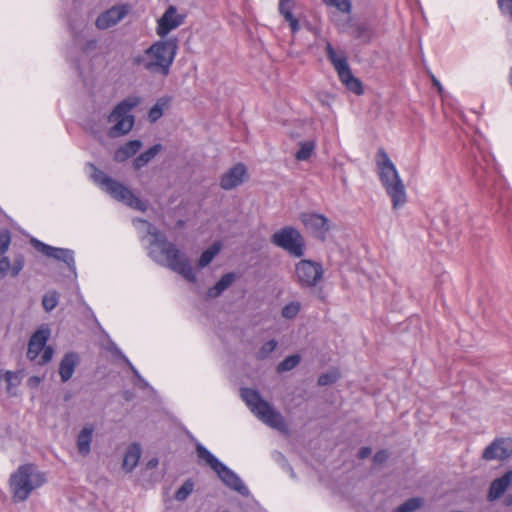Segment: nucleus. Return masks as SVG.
<instances>
[{
    "label": "nucleus",
    "mask_w": 512,
    "mask_h": 512,
    "mask_svg": "<svg viewBox=\"0 0 512 512\" xmlns=\"http://www.w3.org/2000/svg\"><path fill=\"white\" fill-rule=\"evenodd\" d=\"M378 175L382 186L391 199L393 209L397 210L407 201L406 189L400 175L384 149L378 150Z\"/></svg>",
    "instance_id": "3"
},
{
    "label": "nucleus",
    "mask_w": 512,
    "mask_h": 512,
    "mask_svg": "<svg viewBox=\"0 0 512 512\" xmlns=\"http://www.w3.org/2000/svg\"><path fill=\"white\" fill-rule=\"evenodd\" d=\"M96 47V40H89L86 42L85 50L94 49Z\"/></svg>",
    "instance_id": "49"
},
{
    "label": "nucleus",
    "mask_w": 512,
    "mask_h": 512,
    "mask_svg": "<svg viewBox=\"0 0 512 512\" xmlns=\"http://www.w3.org/2000/svg\"><path fill=\"white\" fill-rule=\"evenodd\" d=\"M107 350L113 354L114 357L121 359L127 366L129 365L130 360L123 354L120 348L116 345V343L110 341Z\"/></svg>",
    "instance_id": "41"
},
{
    "label": "nucleus",
    "mask_w": 512,
    "mask_h": 512,
    "mask_svg": "<svg viewBox=\"0 0 512 512\" xmlns=\"http://www.w3.org/2000/svg\"><path fill=\"white\" fill-rule=\"evenodd\" d=\"M177 52L178 39L176 37L160 39L145 49L143 53L134 55L131 62L133 66L166 77L170 73Z\"/></svg>",
    "instance_id": "2"
},
{
    "label": "nucleus",
    "mask_w": 512,
    "mask_h": 512,
    "mask_svg": "<svg viewBox=\"0 0 512 512\" xmlns=\"http://www.w3.org/2000/svg\"><path fill=\"white\" fill-rule=\"evenodd\" d=\"M389 458V453L387 450H380L378 451L374 457H373V462L375 464H383L385 463Z\"/></svg>",
    "instance_id": "45"
},
{
    "label": "nucleus",
    "mask_w": 512,
    "mask_h": 512,
    "mask_svg": "<svg viewBox=\"0 0 512 512\" xmlns=\"http://www.w3.org/2000/svg\"><path fill=\"white\" fill-rule=\"evenodd\" d=\"M295 274L301 287L312 288L323 278L324 270L320 263L304 259L296 264Z\"/></svg>",
    "instance_id": "12"
},
{
    "label": "nucleus",
    "mask_w": 512,
    "mask_h": 512,
    "mask_svg": "<svg viewBox=\"0 0 512 512\" xmlns=\"http://www.w3.org/2000/svg\"><path fill=\"white\" fill-rule=\"evenodd\" d=\"M94 427L86 425L77 436V449L80 455L87 456L91 451V442L93 438Z\"/></svg>",
    "instance_id": "21"
},
{
    "label": "nucleus",
    "mask_w": 512,
    "mask_h": 512,
    "mask_svg": "<svg viewBox=\"0 0 512 512\" xmlns=\"http://www.w3.org/2000/svg\"><path fill=\"white\" fill-rule=\"evenodd\" d=\"M223 512H227V511H223Z\"/></svg>",
    "instance_id": "54"
},
{
    "label": "nucleus",
    "mask_w": 512,
    "mask_h": 512,
    "mask_svg": "<svg viewBox=\"0 0 512 512\" xmlns=\"http://www.w3.org/2000/svg\"><path fill=\"white\" fill-rule=\"evenodd\" d=\"M301 361V357L298 354H293L290 356H287L284 360H282L276 370L278 373H283L287 371H291L294 369Z\"/></svg>",
    "instance_id": "33"
},
{
    "label": "nucleus",
    "mask_w": 512,
    "mask_h": 512,
    "mask_svg": "<svg viewBox=\"0 0 512 512\" xmlns=\"http://www.w3.org/2000/svg\"><path fill=\"white\" fill-rule=\"evenodd\" d=\"M49 337L50 329L47 326H41L31 335L26 354L30 361H37L41 366L51 361L54 349L46 345Z\"/></svg>",
    "instance_id": "10"
},
{
    "label": "nucleus",
    "mask_w": 512,
    "mask_h": 512,
    "mask_svg": "<svg viewBox=\"0 0 512 512\" xmlns=\"http://www.w3.org/2000/svg\"><path fill=\"white\" fill-rule=\"evenodd\" d=\"M235 280V274L234 273H226L224 274L219 281L216 282V284L209 288L207 295L210 298H216L220 296L228 287L232 285V283Z\"/></svg>",
    "instance_id": "26"
},
{
    "label": "nucleus",
    "mask_w": 512,
    "mask_h": 512,
    "mask_svg": "<svg viewBox=\"0 0 512 512\" xmlns=\"http://www.w3.org/2000/svg\"><path fill=\"white\" fill-rule=\"evenodd\" d=\"M92 180L107 194L117 201L139 211H145L147 205L139 199L128 187L106 175L95 165L89 164Z\"/></svg>",
    "instance_id": "5"
},
{
    "label": "nucleus",
    "mask_w": 512,
    "mask_h": 512,
    "mask_svg": "<svg viewBox=\"0 0 512 512\" xmlns=\"http://www.w3.org/2000/svg\"><path fill=\"white\" fill-rule=\"evenodd\" d=\"M432 84L434 87L437 88L439 94L443 95L444 88H443L442 84L440 83V81L435 76H432Z\"/></svg>",
    "instance_id": "48"
},
{
    "label": "nucleus",
    "mask_w": 512,
    "mask_h": 512,
    "mask_svg": "<svg viewBox=\"0 0 512 512\" xmlns=\"http://www.w3.org/2000/svg\"><path fill=\"white\" fill-rule=\"evenodd\" d=\"M79 362L80 358L76 352H68L63 356L59 363L58 369L60 379L63 383L69 381L72 378Z\"/></svg>",
    "instance_id": "19"
},
{
    "label": "nucleus",
    "mask_w": 512,
    "mask_h": 512,
    "mask_svg": "<svg viewBox=\"0 0 512 512\" xmlns=\"http://www.w3.org/2000/svg\"><path fill=\"white\" fill-rule=\"evenodd\" d=\"M141 457V447L138 443H132L126 449L124 458H123V469L126 472H132L134 468L138 465V462Z\"/></svg>",
    "instance_id": "22"
},
{
    "label": "nucleus",
    "mask_w": 512,
    "mask_h": 512,
    "mask_svg": "<svg viewBox=\"0 0 512 512\" xmlns=\"http://www.w3.org/2000/svg\"><path fill=\"white\" fill-rule=\"evenodd\" d=\"M170 102L169 97H161L159 98L155 105L152 106L148 112V118L151 122H156L163 115V110L168 106Z\"/></svg>",
    "instance_id": "29"
},
{
    "label": "nucleus",
    "mask_w": 512,
    "mask_h": 512,
    "mask_svg": "<svg viewBox=\"0 0 512 512\" xmlns=\"http://www.w3.org/2000/svg\"><path fill=\"white\" fill-rule=\"evenodd\" d=\"M30 242L37 251L41 252L46 257L64 262L72 274L75 277L77 276L75 255L73 250L68 248L53 247L36 238H32Z\"/></svg>",
    "instance_id": "13"
},
{
    "label": "nucleus",
    "mask_w": 512,
    "mask_h": 512,
    "mask_svg": "<svg viewBox=\"0 0 512 512\" xmlns=\"http://www.w3.org/2000/svg\"><path fill=\"white\" fill-rule=\"evenodd\" d=\"M185 15L178 14L177 8L170 5L163 15L157 20L156 33L164 39L172 30L184 23Z\"/></svg>",
    "instance_id": "14"
},
{
    "label": "nucleus",
    "mask_w": 512,
    "mask_h": 512,
    "mask_svg": "<svg viewBox=\"0 0 512 512\" xmlns=\"http://www.w3.org/2000/svg\"><path fill=\"white\" fill-rule=\"evenodd\" d=\"M372 453V450L370 447H362L360 448V450L358 451V458L359 459H366L367 457H369Z\"/></svg>",
    "instance_id": "46"
},
{
    "label": "nucleus",
    "mask_w": 512,
    "mask_h": 512,
    "mask_svg": "<svg viewBox=\"0 0 512 512\" xmlns=\"http://www.w3.org/2000/svg\"><path fill=\"white\" fill-rule=\"evenodd\" d=\"M277 341L274 339H271L264 343L261 348L256 353V358L258 360H265L267 359L271 353L277 348Z\"/></svg>",
    "instance_id": "35"
},
{
    "label": "nucleus",
    "mask_w": 512,
    "mask_h": 512,
    "mask_svg": "<svg viewBox=\"0 0 512 512\" xmlns=\"http://www.w3.org/2000/svg\"><path fill=\"white\" fill-rule=\"evenodd\" d=\"M324 3L328 6L335 7L342 13H350L351 11L350 0H324Z\"/></svg>",
    "instance_id": "37"
},
{
    "label": "nucleus",
    "mask_w": 512,
    "mask_h": 512,
    "mask_svg": "<svg viewBox=\"0 0 512 512\" xmlns=\"http://www.w3.org/2000/svg\"><path fill=\"white\" fill-rule=\"evenodd\" d=\"M162 150V145L157 143L142 152L139 156H137L133 161V167L135 170H139L142 167L146 166L160 151Z\"/></svg>",
    "instance_id": "27"
},
{
    "label": "nucleus",
    "mask_w": 512,
    "mask_h": 512,
    "mask_svg": "<svg viewBox=\"0 0 512 512\" xmlns=\"http://www.w3.org/2000/svg\"><path fill=\"white\" fill-rule=\"evenodd\" d=\"M11 243V235L9 230L4 229L0 232V256L5 254Z\"/></svg>",
    "instance_id": "38"
},
{
    "label": "nucleus",
    "mask_w": 512,
    "mask_h": 512,
    "mask_svg": "<svg viewBox=\"0 0 512 512\" xmlns=\"http://www.w3.org/2000/svg\"><path fill=\"white\" fill-rule=\"evenodd\" d=\"M337 379H338L337 372L333 371V372L323 373L318 378V385L327 386V385H330V384L336 382Z\"/></svg>",
    "instance_id": "42"
},
{
    "label": "nucleus",
    "mask_w": 512,
    "mask_h": 512,
    "mask_svg": "<svg viewBox=\"0 0 512 512\" xmlns=\"http://www.w3.org/2000/svg\"><path fill=\"white\" fill-rule=\"evenodd\" d=\"M316 147L314 140L302 141L299 143V149L295 153L298 161H305L311 157Z\"/></svg>",
    "instance_id": "28"
},
{
    "label": "nucleus",
    "mask_w": 512,
    "mask_h": 512,
    "mask_svg": "<svg viewBox=\"0 0 512 512\" xmlns=\"http://www.w3.org/2000/svg\"><path fill=\"white\" fill-rule=\"evenodd\" d=\"M240 395L251 412L264 424L281 431L286 428L283 416L265 401L257 390L242 388Z\"/></svg>",
    "instance_id": "7"
},
{
    "label": "nucleus",
    "mask_w": 512,
    "mask_h": 512,
    "mask_svg": "<svg viewBox=\"0 0 512 512\" xmlns=\"http://www.w3.org/2000/svg\"><path fill=\"white\" fill-rule=\"evenodd\" d=\"M24 376L23 370L18 371H4L3 374L0 372V380L3 378L7 384L6 390L9 395H15L14 389H16L20 384Z\"/></svg>",
    "instance_id": "25"
},
{
    "label": "nucleus",
    "mask_w": 512,
    "mask_h": 512,
    "mask_svg": "<svg viewBox=\"0 0 512 512\" xmlns=\"http://www.w3.org/2000/svg\"><path fill=\"white\" fill-rule=\"evenodd\" d=\"M75 28H76V26H73V25L71 24V29H72L73 31L75 30Z\"/></svg>",
    "instance_id": "53"
},
{
    "label": "nucleus",
    "mask_w": 512,
    "mask_h": 512,
    "mask_svg": "<svg viewBox=\"0 0 512 512\" xmlns=\"http://www.w3.org/2000/svg\"><path fill=\"white\" fill-rule=\"evenodd\" d=\"M128 367L133 372L136 382L135 385L142 388V389H150L153 390V388L150 386V384L140 375L139 371L135 368V366L132 363H129Z\"/></svg>",
    "instance_id": "39"
},
{
    "label": "nucleus",
    "mask_w": 512,
    "mask_h": 512,
    "mask_svg": "<svg viewBox=\"0 0 512 512\" xmlns=\"http://www.w3.org/2000/svg\"><path fill=\"white\" fill-rule=\"evenodd\" d=\"M47 482L46 473L34 464H23L10 477V489L16 502H23Z\"/></svg>",
    "instance_id": "4"
},
{
    "label": "nucleus",
    "mask_w": 512,
    "mask_h": 512,
    "mask_svg": "<svg viewBox=\"0 0 512 512\" xmlns=\"http://www.w3.org/2000/svg\"><path fill=\"white\" fill-rule=\"evenodd\" d=\"M196 453L200 460L204 461L219 477L223 484L229 489L236 491L244 497L250 495L248 487L232 469L222 463L201 443H196Z\"/></svg>",
    "instance_id": "6"
},
{
    "label": "nucleus",
    "mask_w": 512,
    "mask_h": 512,
    "mask_svg": "<svg viewBox=\"0 0 512 512\" xmlns=\"http://www.w3.org/2000/svg\"><path fill=\"white\" fill-rule=\"evenodd\" d=\"M219 251H220V244L219 243H214L211 247L206 249L201 254V256H200V258L198 260V267L199 268H204L207 265H209L213 261L215 256L219 253Z\"/></svg>",
    "instance_id": "30"
},
{
    "label": "nucleus",
    "mask_w": 512,
    "mask_h": 512,
    "mask_svg": "<svg viewBox=\"0 0 512 512\" xmlns=\"http://www.w3.org/2000/svg\"><path fill=\"white\" fill-rule=\"evenodd\" d=\"M194 489V483L191 479H187L181 487L177 489L175 492V499L177 501H185L189 495L193 492Z\"/></svg>",
    "instance_id": "34"
},
{
    "label": "nucleus",
    "mask_w": 512,
    "mask_h": 512,
    "mask_svg": "<svg viewBox=\"0 0 512 512\" xmlns=\"http://www.w3.org/2000/svg\"><path fill=\"white\" fill-rule=\"evenodd\" d=\"M271 242L293 257L300 258L305 253V240L303 236L296 228L291 226L277 230L271 236Z\"/></svg>",
    "instance_id": "11"
},
{
    "label": "nucleus",
    "mask_w": 512,
    "mask_h": 512,
    "mask_svg": "<svg viewBox=\"0 0 512 512\" xmlns=\"http://www.w3.org/2000/svg\"><path fill=\"white\" fill-rule=\"evenodd\" d=\"M77 27H78L79 29H81V28L85 27V23H84V21H81L79 24H77Z\"/></svg>",
    "instance_id": "51"
},
{
    "label": "nucleus",
    "mask_w": 512,
    "mask_h": 512,
    "mask_svg": "<svg viewBox=\"0 0 512 512\" xmlns=\"http://www.w3.org/2000/svg\"><path fill=\"white\" fill-rule=\"evenodd\" d=\"M293 0H279V12L289 23L291 32L294 34L300 29L299 21L292 14Z\"/></svg>",
    "instance_id": "24"
},
{
    "label": "nucleus",
    "mask_w": 512,
    "mask_h": 512,
    "mask_svg": "<svg viewBox=\"0 0 512 512\" xmlns=\"http://www.w3.org/2000/svg\"><path fill=\"white\" fill-rule=\"evenodd\" d=\"M60 295L55 290L46 292L42 297V306L46 312H51L59 303Z\"/></svg>",
    "instance_id": "31"
},
{
    "label": "nucleus",
    "mask_w": 512,
    "mask_h": 512,
    "mask_svg": "<svg viewBox=\"0 0 512 512\" xmlns=\"http://www.w3.org/2000/svg\"><path fill=\"white\" fill-rule=\"evenodd\" d=\"M24 264H25L24 257L22 255L16 256L13 264L11 265V276L16 277L23 269Z\"/></svg>",
    "instance_id": "43"
},
{
    "label": "nucleus",
    "mask_w": 512,
    "mask_h": 512,
    "mask_svg": "<svg viewBox=\"0 0 512 512\" xmlns=\"http://www.w3.org/2000/svg\"><path fill=\"white\" fill-rule=\"evenodd\" d=\"M501 14L512 21V0H497Z\"/></svg>",
    "instance_id": "40"
},
{
    "label": "nucleus",
    "mask_w": 512,
    "mask_h": 512,
    "mask_svg": "<svg viewBox=\"0 0 512 512\" xmlns=\"http://www.w3.org/2000/svg\"><path fill=\"white\" fill-rule=\"evenodd\" d=\"M128 11L127 5L113 6L97 17L95 25L100 30L111 28L119 23L128 14Z\"/></svg>",
    "instance_id": "16"
},
{
    "label": "nucleus",
    "mask_w": 512,
    "mask_h": 512,
    "mask_svg": "<svg viewBox=\"0 0 512 512\" xmlns=\"http://www.w3.org/2000/svg\"><path fill=\"white\" fill-rule=\"evenodd\" d=\"M8 271L11 272V262L8 257L3 256L0 259V278L5 277Z\"/></svg>",
    "instance_id": "44"
},
{
    "label": "nucleus",
    "mask_w": 512,
    "mask_h": 512,
    "mask_svg": "<svg viewBox=\"0 0 512 512\" xmlns=\"http://www.w3.org/2000/svg\"><path fill=\"white\" fill-rule=\"evenodd\" d=\"M141 147L142 142L140 140H130L115 151L114 160L117 162H124L131 156L135 155Z\"/></svg>",
    "instance_id": "23"
},
{
    "label": "nucleus",
    "mask_w": 512,
    "mask_h": 512,
    "mask_svg": "<svg viewBox=\"0 0 512 512\" xmlns=\"http://www.w3.org/2000/svg\"><path fill=\"white\" fill-rule=\"evenodd\" d=\"M40 383H41V378L38 376H31L27 381L28 386L31 388L38 387Z\"/></svg>",
    "instance_id": "47"
},
{
    "label": "nucleus",
    "mask_w": 512,
    "mask_h": 512,
    "mask_svg": "<svg viewBox=\"0 0 512 512\" xmlns=\"http://www.w3.org/2000/svg\"><path fill=\"white\" fill-rule=\"evenodd\" d=\"M325 51L326 56L336 70L341 83L356 95L363 94L364 89L362 82L352 74L346 53L343 50L334 49L330 42H327Z\"/></svg>",
    "instance_id": "9"
},
{
    "label": "nucleus",
    "mask_w": 512,
    "mask_h": 512,
    "mask_svg": "<svg viewBox=\"0 0 512 512\" xmlns=\"http://www.w3.org/2000/svg\"><path fill=\"white\" fill-rule=\"evenodd\" d=\"M512 457V439L511 438H497L490 445H488L483 453L482 458L486 461L492 460H506Z\"/></svg>",
    "instance_id": "15"
},
{
    "label": "nucleus",
    "mask_w": 512,
    "mask_h": 512,
    "mask_svg": "<svg viewBox=\"0 0 512 512\" xmlns=\"http://www.w3.org/2000/svg\"><path fill=\"white\" fill-rule=\"evenodd\" d=\"M148 234L153 237L148 247L151 259L177 272L190 283H195L196 273L185 254L174 243L168 242L163 232L149 223Z\"/></svg>",
    "instance_id": "1"
},
{
    "label": "nucleus",
    "mask_w": 512,
    "mask_h": 512,
    "mask_svg": "<svg viewBox=\"0 0 512 512\" xmlns=\"http://www.w3.org/2000/svg\"><path fill=\"white\" fill-rule=\"evenodd\" d=\"M246 177V166L243 163H237L222 175L220 187L224 190H232L240 186Z\"/></svg>",
    "instance_id": "18"
},
{
    "label": "nucleus",
    "mask_w": 512,
    "mask_h": 512,
    "mask_svg": "<svg viewBox=\"0 0 512 512\" xmlns=\"http://www.w3.org/2000/svg\"><path fill=\"white\" fill-rule=\"evenodd\" d=\"M301 221L307 229H309L317 238L324 241L329 231V220L316 213H303Z\"/></svg>",
    "instance_id": "17"
},
{
    "label": "nucleus",
    "mask_w": 512,
    "mask_h": 512,
    "mask_svg": "<svg viewBox=\"0 0 512 512\" xmlns=\"http://www.w3.org/2000/svg\"><path fill=\"white\" fill-rule=\"evenodd\" d=\"M141 103V97L136 95L128 96L120 101L108 115L107 121L113 125L108 131L111 138H117L128 134L135 122L131 111Z\"/></svg>",
    "instance_id": "8"
},
{
    "label": "nucleus",
    "mask_w": 512,
    "mask_h": 512,
    "mask_svg": "<svg viewBox=\"0 0 512 512\" xmlns=\"http://www.w3.org/2000/svg\"><path fill=\"white\" fill-rule=\"evenodd\" d=\"M157 464H158V460H157L156 458H153V459H151V460L148 462L147 466H148L149 468H154L155 466H157Z\"/></svg>",
    "instance_id": "50"
},
{
    "label": "nucleus",
    "mask_w": 512,
    "mask_h": 512,
    "mask_svg": "<svg viewBox=\"0 0 512 512\" xmlns=\"http://www.w3.org/2000/svg\"><path fill=\"white\" fill-rule=\"evenodd\" d=\"M512 482V470L492 481L488 491V500L495 501L504 495Z\"/></svg>",
    "instance_id": "20"
},
{
    "label": "nucleus",
    "mask_w": 512,
    "mask_h": 512,
    "mask_svg": "<svg viewBox=\"0 0 512 512\" xmlns=\"http://www.w3.org/2000/svg\"><path fill=\"white\" fill-rule=\"evenodd\" d=\"M424 501L421 497H412L398 506L394 512H414L422 507Z\"/></svg>",
    "instance_id": "32"
},
{
    "label": "nucleus",
    "mask_w": 512,
    "mask_h": 512,
    "mask_svg": "<svg viewBox=\"0 0 512 512\" xmlns=\"http://www.w3.org/2000/svg\"><path fill=\"white\" fill-rule=\"evenodd\" d=\"M300 307L301 306L299 302L292 301L282 308L281 314L286 319H293L299 313Z\"/></svg>",
    "instance_id": "36"
},
{
    "label": "nucleus",
    "mask_w": 512,
    "mask_h": 512,
    "mask_svg": "<svg viewBox=\"0 0 512 512\" xmlns=\"http://www.w3.org/2000/svg\"><path fill=\"white\" fill-rule=\"evenodd\" d=\"M503 202H504V200H503V198L501 197V198H500V204H501V206H503V205H504V203H503Z\"/></svg>",
    "instance_id": "52"
}]
</instances>
